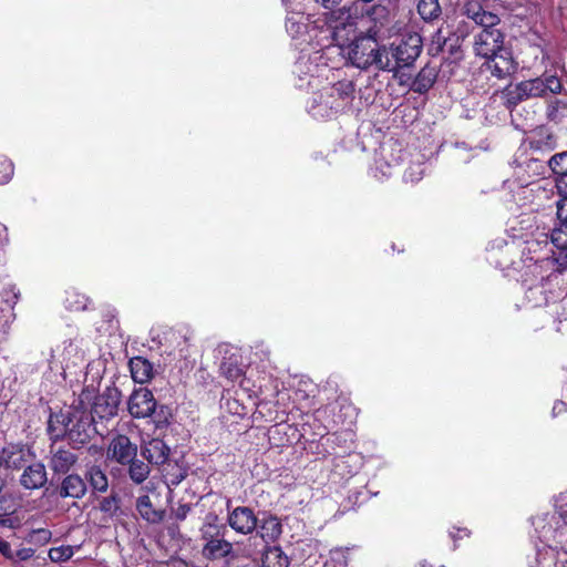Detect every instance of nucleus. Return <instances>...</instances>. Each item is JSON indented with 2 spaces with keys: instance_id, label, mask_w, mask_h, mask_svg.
<instances>
[{
  "instance_id": "1",
  "label": "nucleus",
  "mask_w": 567,
  "mask_h": 567,
  "mask_svg": "<svg viewBox=\"0 0 567 567\" xmlns=\"http://www.w3.org/2000/svg\"><path fill=\"white\" fill-rule=\"evenodd\" d=\"M94 386H85L70 406L50 415L48 431L54 439L66 437L75 447L87 444L102 434L86 405L92 401Z\"/></svg>"
},
{
  "instance_id": "2",
  "label": "nucleus",
  "mask_w": 567,
  "mask_h": 567,
  "mask_svg": "<svg viewBox=\"0 0 567 567\" xmlns=\"http://www.w3.org/2000/svg\"><path fill=\"white\" fill-rule=\"evenodd\" d=\"M374 34H362L346 45H340V53L352 66L368 71L374 66L378 71H391L389 51L378 42Z\"/></svg>"
},
{
  "instance_id": "3",
  "label": "nucleus",
  "mask_w": 567,
  "mask_h": 567,
  "mask_svg": "<svg viewBox=\"0 0 567 567\" xmlns=\"http://www.w3.org/2000/svg\"><path fill=\"white\" fill-rule=\"evenodd\" d=\"M563 89L560 80L555 75H545L509 84L501 92L503 104L509 111L518 104L537 97H544L548 93H559Z\"/></svg>"
},
{
  "instance_id": "4",
  "label": "nucleus",
  "mask_w": 567,
  "mask_h": 567,
  "mask_svg": "<svg viewBox=\"0 0 567 567\" xmlns=\"http://www.w3.org/2000/svg\"><path fill=\"white\" fill-rule=\"evenodd\" d=\"M127 410L134 419L152 417L157 427L168 422L165 408L159 406L157 409L152 391L146 388H140L132 392L128 398Z\"/></svg>"
},
{
  "instance_id": "5",
  "label": "nucleus",
  "mask_w": 567,
  "mask_h": 567,
  "mask_svg": "<svg viewBox=\"0 0 567 567\" xmlns=\"http://www.w3.org/2000/svg\"><path fill=\"white\" fill-rule=\"evenodd\" d=\"M422 51V39L419 34H410L402 39L400 43L392 44L390 53L392 59L389 56V64H391L394 76L402 68L411 66L415 60L420 56Z\"/></svg>"
},
{
  "instance_id": "6",
  "label": "nucleus",
  "mask_w": 567,
  "mask_h": 567,
  "mask_svg": "<svg viewBox=\"0 0 567 567\" xmlns=\"http://www.w3.org/2000/svg\"><path fill=\"white\" fill-rule=\"evenodd\" d=\"M121 398V391L116 386H107L99 395H93L92 408L89 412L92 413L94 419H113L117 414Z\"/></svg>"
},
{
  "instance_id": "7",
  "label": "nucleus",
  "mask_w": 567,
  "mask_h": 567,
  "mask_svg": "<svg viewBox=\"0 0 567 567\" xmlns=\"http://www.w3.org/2000/svg\"><path fill=\"white\" fill-rule=\"evenodd\" d=\"M107 460L126 465L137 456V446L124 434H117L111 439L107 450Z\"/></svg>"
},
{
  "instance_id": "8",
  "label": "nucleus",
  "mask_w": 567,
  "mask_h": 567,
  "mask_svg": "<svg viewBox=\"0 0 567 567\" xmlns=\"http://www.w3.org/2000/svg\"><path fill=\"white\" fill-rule=\"evenodd\" d=\"M484 65L493 76L499 80L512 76L518 69V63L507 49L501 50L495 53V55L486 58Z\"/></svg>"
},
{
  "instance_id": "9",
  "label": "nucleus",
  "mask_w": 567,
  "mask_h": 567,
  "mask_svg": "<svg viewBox=\"0 0 567 567\" xmlns=\"http://www.w3.org/2000/svg\"><path fill=\"white\" fill-rule=\"evenodd\" d=\"M505 35L501 30L481 31L475 37L474 51L476 55L484 59L495 55V53L504 50Z\"/></svg>"
},
{
  "instance_id": "10",
  "label": "nucleus",
  "mask_w": 567,
  "mask_h": 567,
  "mask_svg": "<svg viewBox=\"0 0 567 567\" xmlns=\"http://www.w3.org/2000/svg\"><path fill=\"white\" fill-rule=\"evenodd\" d=\"M228 525L243 535L251 534L258 526V518L254 511L247 506H238L228 514Z\"/></svg>"
},
{
  "instance_id": "11",
  "label": "nucleus",
  "mask_w": 567,
  "mask_h": 567,
  "mask_svg": "<svg viewBox=\"0 0 567 567\" xmlns=\"http://www.w3.org/2000/svg\"><path fill=\"white\" fill-rule=\"evenodd\" d=\"M35 460V454L24 445H9L2 450L0 463L8 468L22 470Z\"/></svg>"
},
{
  "instance_id": "12",
  "label": "nucleus",
  "mask_w": 567,
  "mask_h": 567,
  "mask_svg": "<svg viewBox=\"0 0 567 567\" xmlns=\"http://www.w3.org/2000/svg\"><path fill=\"white\" fill-rule=\"evenodd\" d=\"M463 13L475 24L482 27V31H497L496 28L501 22L497 14L485 11L482 6L476 1H466L463 6Z\"/></svg>"
},
{
  "instance_id": "13",
  "label": "nucleus",
  "mask_w": 567,
  "mask_h": 567,
  "mask_svg": "<svg viewBox=\"0 0 567 567\" xmlns=\"http://www.w3.org/2000/svg\"><path fill=\"white\" fill-rule=\"evenodd\" d=\"M331 11L327 16V22L333 29V37L339 29L354 28L358 19V7L355 2L343 6Z\"/></svg>"
},
{
  "instance_id": "14",
  "label": "nucleus",
  "mask_w": 567,
  "mask_h": 567,
  "mask_svg": "<svg viewBox=\"0 0 567 567\" xmlns=\"http://www.w3.org/2000/svg\"><path fill=\"white\" fill-rule=\"evenodd\" d=\"M547 168V162L530 156L516 165L515 175L522 185H528L534 178L545 175Z\"/></svg>"
},
{
  "instance_id": "15",
  "label": "nucleus",
  "mask_w": 567,
  "mask_h": 567,
  "mask_svg": "<svg viewBox=\"0 0 567 567\" xmlns=\"http://www.w3.org/2000/svg\"><path fill=\"white\" fill-rule=\"evenodd\" d=\"M20 475V485L25 489H39L43 487L48 481L47 470L43 463L30 462Z\"/></svg>"
},
{
  "instance_id": "16",
  "label": "nucleus",
  "mask_w": 567,
  "mask_h": 567,
  "mask_svg": "<svg viewBox=\"0 0 567 567\" xmlns=\"http://www.w3.org/2000/svg\"><path fill=\"white\" fill-rule=\"evenodd\" d=\"M171 449L159 439H152L141 446V455L152 465H164L169 456Z\"/></svg>"
},
{
  "instance_id": "17",
  "label": "nucleus",
  "mask_w": 567,
  "mask_h": 567,
  "mask_svg": "<svg viewBox=\"0 0 567 567\" xmlns=\"http://www.w3.org/2000/svg\"><path fill=\"white\" fill-rule=\"evenodd\" d=\"M329 97L334 100L336 114L344 110L353 99L354 84L352 81H339L332 87L327 90Z\"/></svg>"
},
{
  "instance_id": "18",
  "label": "nucleus",
  "mask_w": 567,
  "mask_h": 567,
  "mask_svg": "<svg viewBox=\"0 0 567 567\" xmlns=\"http://www.w3.org/2000/svg\"><path fill=\"white\" fill-rule=\"evenodd\" d=\"M50 467L56 474H65L78 461V456L65 449H56L51 451Z\"/></svg>"
},
{
  "instance_id": "19",
  "label": "nucleus",
  "mask_w": 567,
  "mask_h": 567,
  "mask_svg": "<svg viewBox=\"0 0 567 567\" xmlns=\"http://www.w3.org/2000/svg\"><path fill=\"white\" fill-rule=\"evenodd\" d=\"M87 491L85 481L78 474L68 475L61 484L60 496L82 498Z\"/></svg>"
},
{
  "instance_id": "20",
  "label": "nucleus",
  "mask_w": 567,
  "mask_h": 567,
  "mask_svg": "<svg viewBox=\"0 0 567 567\" xmlns=\"http://www.w3.org/2000/svg\"><path fill=\"white\" fill-rule=\"evenodd\" d=\"M233 553V544L224 536H219L205 543L203 546V555L208 559H218L229 556Z\"/></svg>"
},
{
  "instance_id": "21",
  "label": "nucleus",
  "mask_w": 567,
  "mask_h": 567,
  "mask_svg": "<svg viewBox=\"0 0 567 567\" xmlns=\"http://www.w3.org/2000/svg\"><path fill=\"white\" fill-rule=\"evenodd\" d=\"M437 70L434 66L425 65L420 70L411 84V90L419 94L426 93L435 83Z\"/></svg>"
},
{
  "instance_id": "22",
  "label": "nucleus",
  "mask_w": 567,
  "mask_h": 567,
  "mask_svg": "<svg viewBox=\"0 0 567 567\" xmlns=\"http://www.w3.org/2000/svg\"><path fill=\"white\" fill-rule=\"evenodd\" d=\"M136 511L143 519L152 524L161 523L165 515L164 511L154 508L147 495H142L136 499Z\"/></svg>"
},
{
  "instance_id": "23",
  "label": "nucleus",
  "mask_w": 567,
  "mask_h": 567,
  "mask_svg": "<svg viewBox=\"0 0 567 567\" xmlns=\"http://www.w3.org/2000/svg\"><path fill=\"white\" fill-rule=\"evenodd\" d=\"M257 527L259 528V536L267 544L275 542L282 532L281 523L272 515L264 517Z\"/></svg>"
},
{
  "instance_id": "24",
  "label": "nucleus",
  "mask_w": 567,
  "mask_h": 567,
  "mask_svg": "<svg viewBox=\"0 0 567 567\" xmlns=\"http://www.w3.org/2000/svg\"><path fill=\"white\" fill-rule=\"evenodd\" d=\"M85 480L93 492L105 493L109 488V478L101 466L92 464L85 470Z\"/></svg>"
},
{
  "instance_id": "25",
  "label": "nucleus",
  "mask_w": 567,
  "mask_h": 567,
  "mask_svg": "<svg viewBox=\"0 0 567 567\" xmlns=\"http://www.w3.org/2000/svg\"><path fill=\"white\" fill-rule=\"evenodd\" d=\"M130 369L135 382L145 383L153 377V364L143 357L131 359Z\"/></svg>"
},
{
  "instance_id": "26",
  "label": "nucleus",
  "mask_w": 567,
  "mask_h": 567,
  "mask_svg": "<svg viewBox=\"0 0 567 567\" xmlns=\"http://www.w3.org/2000/svg\"><path fill=\"white\" fill-rule=\"evenodd\" d=\"M310 112L316 117H330L336 114L334 100L329 97V92L321 93L318 99L313 100Z\"/></svg>"
},
{
  "instance_id": "27",
  "label": "nucleus",
  "mask_w": 567,
  "mask_h": 567,
  "mask_svg": "<svg viewBox=\"0 0 567 567\" xmlns=\"http://www.w3.org/2000/svg\"><path fill=\"white\" fill-rule=\"evenodd\" d=\"M125 466H127V475L130 480L136 485L143 484L151 474L150 464L138 460L136 456Z\"/></svg>"
},
{
  "instance_id": "28",
  "label": "nucleus",
  "mask_w": 567,
  "mask_h": 567,
  "mask_svg": "<svg viewBox=\"0 0 567 567\" xmlns=\"http://www.w3.org/2000/svg\"><path fill=\"white\" fill-rule=\"evenodd\" d=\"M389 0H378L377 3L371 6L367 11V17L375 24L383 27L389 22L390 8Z\"/></svg>"
},
{
  "instance_id": "29",
  "label": "nucleus",
  "mask_w": 567,
  "mask_h": 567,
  "mask_svg": "<svg viewBox=\"0 0 567 567\" xmlns=\"http://www.w3.org/2000/svg\"><path fill=\"white\" fill-rule=\"evenodd\" d=\"M218 517L214 513L206 515L204 524L200 527V536L205 543L210 542L219 536H224V527L217 524Z\"/></svg>"
},
{
  "instance_id": "30",
  "label": "nucleus",
  "mask_w": 567,
  "mask_h": 567,
  "mask_svg": "<svg viewBox=\"0 0 567 567\" xmlns=\"http://www.w3.org/2000/svg\"><path fill=\"white\" fill-rule=\"evenodd\" d=\"M553 245L564 252L561 259L557 258L559 267H567V227L555 226L550 234Z\"/></svg>"
},
{
  "instance_id": "31",
  "label": "nucleus",
  "mask_w": 567,
  "mask_h": 567,
  "mask_svg": "<svg viewBox=\"0 0 567 567\" xmlns=\"http://www.w3.org/2000/svg\"><path fill=\"white\" fill-rule=\"evenodd\" d=\"M220 374L231 382L241 380L243 369L237 357L225 358L219 367Z\"/></svg>"
},
{
  "instance_id": "32",
  "label": "nucleus",
  "mask_w": 567,
  "mask_h": 567,
  "mask_svg": "<svg viewBox=\"0 0 567 567\" xmlns=\"http://www.w3.org/2000/svg\"><path fill=\"white\" fill-rule=\"evenodd\" d=\"M528 144L533 152L551 151L556 146V138L553 134L540 130L529 138Z\"/></svg>"
},
{
  "instance_id": "33",
  "label": "nucleus",
  "mask_w": 567,
  "mask_h": 567,
  "mask_svg": "<svg viewBox=\"0 0 567 567\" xmlns=\"http://www.w3.org/2000/svg\"><path fill=\"white\" fill-rule=\"evenodd\" d=\"M264 567H289V559L280 547H268L262 556Z\"/></svg>"
},
{
  "instance_id": "34",
  "label": "nucleus",
  "mask_w": 567,
  "mask_h": 567,
  "mask_svg": "<svg viewBox=\"0 0 567 567\" xmlns=\"http://www.w3.org/2000/svg\"><path fill=\"white\" fill-rule=\"evenodd\" d=\"M417 12L426 21L437 20L442 14V8L439 0H419Z\"/></svg>"
},
{
  "instance_id": "35",
  "label": "nucleus",
  "mask_w": 567,
  "mask_h": 567,
  "mask_svg": "<svg viewBox=\"0 0 567 567\" xmlns=\"http://www.w3.org/2000/svg\"><path fill=\"white\" fill-rule=\"evenodd\" d=\"M61 355L63 358L64 369L76 367L83 362V353L80 351L78 344L72 340L65 343Z\"/></svg>"
},
{
  "instance_id": "36",
  "label": "nucleus",
  "mask_w": 567,
  "mask_h": 567,
  "mask_svg": "<svg viewBox=\"0 0 567 567\" xmlns=\"http://www.w3.org/2000/svg\"><path fill=\"white\" fill-rule=\"evenodd\" d=\"M546 115L550 122L561 123L567 117V102L561 100L550 102Z\"/></svg>"
},
{
  "instance_id": "37",
  "label": "nucleus",
  "mask_w": 567,
  "mask_h": 567,
  "mask_svg": "<svg viewBox=\"0 0 567 567\" xmlns=\"http://www.w3.org/2000/svg\"><path fill=\"white\" fill-rule=\"evenodd\" d=\"M547 165L555 177L567 174V151L550 156Z\"/></svg>"
},
{
  "instance_id": "38",
  "label": "nucleus",
  "mask_w": 567,
  "mask_h": 567,
  "mask_svg": "<svg viewBox=\"0 0 567 567\" xmlns=\"http://www.w3.org/2000/svg\"><path fill=\"white\" fill-rule=\"evenodd\" d=\"M164 477L166 480L167 485L176 486L178 485L185 477L187 476V470L179 466L178 464H167V467L164 470Z\"/></svg>"
},
{
  "instance_id": "39",
  "label": "nucleus",
  "mask_w": 567,
  "mask_h": 567,
  "mask_svg": "<svg viewBox=\"0 0 567 567\" xmlns=\"http://www.w3.org/2000/svg\"><path fill=\"white\" fill-rule=\"evenodd\" d=\"M99 508L105 515L113 517L116 515L120 509V499L117 495L113 494L111 496L103 497L99 503Z\"/></svg>"
},
{
  "instance_id": "40",
  "label": "nucleus",
  "mask_w": 567,
  "mask_h": 567,
  "mask_svg": "<svg viewBox=\"0 0 567 567\" xmlns=\"http://www.w3.org/2000/svg\"><path fill=\"white\" fill-rule=\"evenodd\" d=\"M72 555L73 548L71 546L54 547L49 550L50 559L55 563L66 561Z\"/></svg>"
},
{
  "instance_id": "41",
  "label": "nucleus",
  "mask_w": 567,
  "mask_h": 567,
  "mask_svg": "<svg viewBox=\"0 0 567 567\" xmlns=\"http://www.w3.org/2000/svg\"><path fill=\"white\" fill-rule=\"evenodd\" d=\"M66 307L70 309V310H73V311H79V310H85L87 305V299L83 296H79L76 293H72L70 295L66 300Z\"/></svg>"
},
{
  "instance_id": "42",
  "label": "nucleus",
  "mask_w": 567,
  "mask_h": 567,
  "mask_svg": "<svg viewBox=\"0 0 567 567\" xmlns=\"http://www.w3.org/2000/svg\"><path fill=\"white\" fill-rule=\"evenodd\" d=\"M13 175V164L4 157H0V184L8 183Z\"/></svg>"
},
{
  "instance_id": "43",
  "label": "nucleus",
  "mask_w": 567,
  "mask_h": 567,
  "mask_svg": "<svg viewBox=\"0 0 567 567\" xmlns=\"http://www.w3.org/2000/svg\"><path fill=\"white\" fill-rule=\"evenodd\" d=\"M555 187L560 197L567 198V174L555 177Z\"/></svg>"
},
{
  "instance_id": "44",
  "label": "nucleus",
  "mask_w": 567,
  "mask_h": 567,
  "mask_svg": "<svg viewBox=\"0 0 567 567\" xmlns=\"http://www.w3.org/2000/svg\"><path fill=\"white\" fill-rule=\"evenodd\" d=\"M190 511H192V505L190 504H179L174 509V517L177 520H184L187 517V515L189 514Z\"/></svg>"
},
{
  "instance_id": "45",
  "label": "nucleus",
  "mask_w": 567,
  "mask_h": 567,
  "mask_svg": "<svg viewBox=\"0 0 567 567\" xmlns=\"http://www.w3.org/2000/svg\"><path fill=\"white\" fill-rule=\"evenodd\" d=\"M556 216L567 217V198L560 197V199L556 202Z\"/></svg>"
},
{
  "instance_id": "46",
  "label": "nucleus",
  "mask_w": 567,
  "mask_h": 567,
  "mask_svg": "<svg viewBox=\"0 0 567 567\" xmlns=\"http://www.w3.org/2000/svg\"><path fill=\"white\" fill-rule=\"evenodd\" d=\"M0 553L6 557L12 556L11 546L8 542L0 539Z\"/></svg>"
},
{
  "instance_id": "47",
  "label": "nucleus",
  "mask_w": 567,
  "mask_h": 567,
  "mask_svg": "<svg viewBox=\"0 0 567 567\" xmlns=\"http://www.w3.org/2000/svg\"><path fill=\"white\" fill-rule=\"evenodd\" d=\"M342 0H316L317 3H320L326 9H333L338 4H340Z\"/></svg>"
},
{
  "instance_id": "48",
  "label": "nucleus",
  "mask_w": 567,
  "mask_h": 567,
  "mask_svg": "<svg viewBox=\"0 0 567 567\" xmlns=\"http://www.w3.org/2000/svg\"><path fill=\"white\" fill-rule=\"evenodd\" d=\"M558 223L555 226L567 227V217L566 216H557Z\"/></svg>"
},
{
  "instance_id": "49",
  "label": "nucleus",
  "mask_w": 567,
  "mask_h": 567,
  "mask_svg": "<svg viewBox=\"0 0 567 567\" xmlns=\"http://www.w3.org/2000/svg\"><path fill=\"white\" fill-rule=\"evenodd\" d=\"M430 51L433 55L437 54L440 51H442V44L439 43L437 45H435L434 43H432Z\"/></svg>"
},
{
  "instance_id": "50",
  "label": "nucleus",
  "mask_w": 567,
  "mask_h": 567,
  "mask_svg": "<svg viewBox=\"0 0 567 567\" xmlns=\"http://www.w3.org/2000/svg\"><path fill=\"white\" fill-rule=\"evenodd\" d=\"M458 533H463L464 536H468V530L467 529H457Z\"/></svg>"
},
{
  "instance_id": "51",
  "label": "nucleus",
  "mask_w": 567,
  "mask_h": 567,
  "mask_svg": "<svg viewBox=\"0 0 567 567\" xmlns=\"http://www.w3.org/2000/svg\"><path fill=\"white\" fill-rule=\"evenodd\" d=\"M3 486H4V481H3V478L0 476V492L2 491Z\"/></svg>"
},
{
  "instance_id": "52",
  "label": "nucleus",
  "mask_w": 567,
  "mask_h": 567,
  "mask_svg": "<svg viewBox=\"0 0 567 567\" xmlns=\"http://www.w3.org/2000/svg\"><path fill=\"white\" fill-rule=\"evenodd\" d=\"M561 567H567V559L561 561Z\"/></svg>"
},
{
  "instance_id": "53",
  "label": "nucleus",
  "mask_w": 567,
  "mask_h": 567,
  "mask_svg": "<svg viewBox=\"0 0 567 567\" xmlns=\"http://www.w3.org/2000/svg\"><path fill=\"white\" fill-rule=\"evenodd\" d=\"M6 522H7L6 519L0 518V525H6Z\"/></svg>"
}]
</instances>
